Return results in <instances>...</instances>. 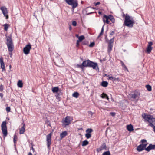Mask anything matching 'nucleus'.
<instances>
[{"mask_svg": "<svg viewBox=\"0 0 155 155\" xmlns=\"http://www.w3.org/2000/svg\"><path fill=\"white\" fill-rule=\"evenodd\" d=\"M72 120V118L70 116H66L65 118L62 121V125L63 127H65L71 124V121Z\"/></svg>", "mask_w": 155, "mask_h": 155, "instance_id": "obj_5", "label": "nucleus"}, {"mask_svg": "<svg viewBox=\"0 0 155 155\" xmlns=\"http://www.w3.org/2000/svg\"><path fill=\"white\" fill-rule=\"evenodd\" d=\"M5 37L6 40V44L8 48V51L9 52H12L14 49V45L12 39V35H11L8 36L5 35Z\"/></svg>", "mask_w": 155, "mask_h": 155, "instance_id": "obj_2", "label": "nucleus"}, {"mask_svg": "<svg viewBox=\"0 0 155 155\" xmlns=\"http://www.w3.org/2000/svg\"><path fill=\"white\" fill-rule=\"evenodd\" d=\"M0 9L2 10L4 16L6 17V19H8V16L7 14L8 12L7 8L5 7H2L0 8Z\"/></svg>", "mask_w": 155, "mask_h": 155, "instance_id": "obj_11", "label": "nucleus"}, {"mask_svg": "<svg viewBox=\"0 0 155 155\" xmlns=\"http://www.w3.org/2000/svg\"><path fill=\"white\" fill-rule=\"evenodd\" d=\"M51 133H50L48 134L46 137V141L48 148L50 149V146L51 144Z\"/></svg>", "mask_w": 155, "mask_h": 155, "instance_id": "obj_9", "label": "nucleus"}, {"mask_svg": "<svg viewBox=\"0 0 155 155\" xmlns=\"http://www.w3.org/2000/svg\"><path fill=\"white\" fill-rule=\"evenodd\" d=\"M67 3L71 5L74 9L78 5V2L77 0H64Z\"/></svg>", "mask_w": 155, "mask_h": 155, "instance_id": "obj_7", "label": "nucleus"}, {"mask_svg": "<svg viewBox=\"0 0 155 155\" xmlns=\"http://www.w3.org/2000/svg\"><path fill=\"white\" fill-rule=\"evenodd\" d=\"M84 39V36L83 35H81L78 37V40L81 42Z\"/></svg>", "mask_w": 155, "mask_h": 155, "instance_id": "obj_31", "label": "nucleus"}, {"mask_svg": "<svg viewBox=\"0 0 155 155\" xmlns=\"http://www.w3.org/2000/svg\"><path fill=\"white\" fill-rule=\"evenodd\" d=\"M91 61L89 60L85 61L82 63L81 66L83 67H89Z\"/></svg>", "mask_w": 155, "mask_h": 155, "instance_id": "obj_15", "label": "nucleus"}, {"mask_svg": "<svg viewBox=\"0 0 155 155\" xmlns=\"http://www.w3.org/2000/svg\"><path fill=\"white\" fill-rule=\"evenodd\" d=\"M52 92L54 93H57L59 91H60V90L58 87H54L52 89Z\"/></svg>", "mask_w": 155, "mask_h": 155, "instance_id": "obj_20", "label": "nucleus"}, {"mask_svg": "<svg viewBox=\"0 0 155 155\" xmlns=\"http://www.w3.org/2000/svg\"><path fill=\"white\" fill-rule=\"evenodd\" d=\"M12 52H10L9 53V55H10V56L11 57L12 55Z\"/></svg>", "mask_w": 155, "mask_h": 155, "instance_id": "obj_51", "label": "nucleus"}, {"mask_svg": "<svg viewBox=\"0 0 155 155\" xmlns=\"http://www.w3.org/2000/svg\"><path fill=\"white\" fill-rule=\"evenodd\" d=\"M67 134V133L66 131H64L61 133L60 134V137L61 139L65 137Z\"/></svg>", "mask_w": 155, "mask_h": 155, "instance_id": "obj_21", "label": "nucleus"}, {"mask_svg": "<svg viewBox=\"0 0 155 155\" xmlns=\"http://www.w3.org/2000/svg\"><path fill=\"white\" fill-rule=\"evenodd\" d=\"M31 48V45L30 43L27 44L23 48V52L25 54H29Z\"/></svg>", "mask_w": 155, "mask_h": 155, "instance_id": "obj_10", "label": "nucleus"}, {"mask_svg": "<svg viewBox=\"0 0 155 155\" xmlns=\"http://www.w3.org/2000/svg\"><path fill=\"white\" fill-rule=\"evenodd\" d=\"M104 26H103L102 27L101 32L100 33L98 37V38H99L100 37H101L103 35L104 32Z\"/></svg>", "mask_w": 155, "mask_h": 155, "instance_id": "obj_29", "label": "nucleus"}, {"mask_svg": "<svg viewBox=\"0 0 155 155\" xmlns=\"http://www.w3.org/2000/svg\"><path fill=\"white\" fill-rule=\"evenodd\" d=\"M100 4V3L99 2H97V3H95V5L97 6V5Z\"/></svg>", "mask_w": 155, "mask_h": 155, "instance_id": "obj_47", "label": "nucleus"}, {"mask_svg": "<svg viewBox=\"0 0 155 155\" xmlns=\"http://www.w3.org/2000/svg\"><path fill=\"white\" fill-rule=\"evenodd\" d=\"M9 67H10V68H11V65H10V66H9Z\"/></svg>", "mask_w": 155, "mask_h": 155, "instance_id": "obj_57", "label": "nucleus"}, {"mask_svg": "<svg viewBox=\"0 0 155 155\" xmlns=\"http://www.w3.org/2000/svg\"><path fill=\"white\" fill-rule=\"evenodd\" d=\"M3 95L2 93H0V96L1 98L3 97Z\"/></svg>", "mask_w": 155, "mask_h": 155, "instance_id": "obj_50", "label": "nucleus"}, {"mask_svg": "<svg viewBox=\"0 0 155 155\" xmlns=\"http://www.w3.org/2000/svg\"><path fill=\"white\" fill-rule=\"evenodd\" d=\"M71 26H70V27H69V29L70 30H71Z\"/></svg>", "mask_w": 155, "mask_h": 155, "instance_id": "obj_56", "label": "nucleus"}, {"mask_svg": "<svg viewBox=\"0 0 155 155\" xmlns=\"http://www.w3.org/2000/svg\"><path fill=\"white\" fill-rule=\"evenodd\" d=\"M3 86L2 84H0V92H2L3 90Z\"/></svg>", "mask_w": 155, "mask_h": 155, "instance_id": "obj_39", "label": "nucleus"}, {"mask_svg": "<svg viewBox=\"0 0 155 155\" xmlns=\"http://www.w3.org/2000/svg\"><path fill=\"white\" fill-rule=\"evenodd\" d=\"M4 30L5 31H7L8 28V25L7 24H5L4 25Z\"/></svg>", "mask_w": 155, "mask_h": 155, "instance_id": "obj_32", "label": "nucleus"}, {"mask_svg": "<svg viewBox=\"0 0 155 155\" xmlns=\"http://www.w3.org/2000/svg\"><path fill=\"white\" fill-rule=\"evenodd\" d=\"M140 95V93L138 91H135L134 94H132L131 98L134 99H138Z\"/></svg>", "mask_w": 155, "mask_h": 155, "instance_id": "obj_14", "label": "nucleus"}, {"mask_svg": "<svg viewBox=\"0 0 155 155\" xmlns=\"http://www.w3.org/2000/svg\"><path fill=\"white\" fill-rule=\"evenodd\" d=\"M88 142L86 140H85L83 141L82 143V146H84L88 145Z\"/></svg>", "mask_w": 155, "mask_h": 155, "instance_id": "obj_28", "label": "nucleus"}, {"mask_svg": "<svg viewBox=\"0 0 155 155\" xmlns=\"http://www.w3.org/2000/svg\"><path fill=\"white\" fill-rule=\"evenodd\" d=\"M121 65L126 70H127V69L126 66L124 64V63L122 61H121Z\"/></svg>", "mask_w": 155, "mask_h": 155, "instance_id": "obj_37", "label": "nucleus"}, {"mask_svg": "<svg viewBox=\"0 0 155 155\" xmlns=\"http://www.w3.org/2000/svg\"><path fill=\"white\" fill-rule=\"evenodd\" d=\"M107 77L109 78L108 79L110 80H112L114 81V77H110L109 75Z\"/></svg>", "mask_w": 155, "mask_h": 155, "instance_id": "obj_43", "label": "nucleus"}, {"mask_svg": "<svg viewBox=\"0 0 155 155\" xmlns=\"http://www.w3.org/2000/svg\"><path fill=\"white\" fill-rule=\"evenodd\" d=\"M123 16L125 17L124 24L127 27H132L134 23V21L132 17L130 16L127 14H126V15L124 14Z\"/></svg>", "mask_w": 155, "mask_h": 155, "instance_id": "obj_3", "label": "nucleus"}, {"mask_svg": "<svg viewBox=\"0 0 155 155\" xmlns=\"http://www.w3.org/2000/svg\"><path fill=\"white\" fill-rule=\"evenodd\" d=\"M110 114L113 116H114L115 115V113L114 112H111L110 113Z\"/></svg>", "mask_w": 155, "mask_h": 155, "instance_id": "obj_46", "label": "nucleus"}, {"mask_svg": "<svg viewBox=\"0 0 155 155\" xmlns=\"http://www.w3.org/2000/svg\"><path fill=\"white\" fill-rule=\"evenodd\" d=\"M25 124L22 126L21 129H20L19 133L20 134H24L25 131V128L24 127Z\"/></svg>", "mask_w": 155, "mask_h": 155, "instance_id": "obj_22", "label": "nucleus"}, {"mask_svg": "<svg viewBox=\"0 0 155 155\" xmlns=\"http://www.w3.org/2000/svg\"><path fill=\"white\" fill-rule=\"evenodd\" d=\"M107 147L105 143L102 144L101 146L97 149V152H99L103 150H106Z\"/></svg>", "mask_w": 155, "mask_h": 155, "instance_id": "obj_13", "label": "nucleus"}, {"mask_svg": "<svg viewBox=\"0 0 155 155\" xmlns=\"http://www.w3.org/2000/svg\"><path fill=\"white\" fill-rule=\"evenodd\" d=\"M31 148H32V150H33V151H34V148H33V147H31Z\"/></svg>", "mask_w": 155, "mask_h": 155, "instance_id": "obj_55", "label": "nucleus"}, {"mask_svg": "<svg viewBox=\"0 0 155 155\" xmlns=\"http://www.w3.org/2000/svg\"><path fill=\"white\" fill-rule=\"evenodd\" d=\"M81 66V65H78V66Z\"/></svg>", "mask_w": 155, "mask_h": 155, "instance_id": "obj_59", "label": "nucleus"}, {"mask_svg": "<svg viewBox=\"0 0 155 155\" xmlns=\"http://www.w3.org/2000/svg\"><path fill=\"white\" fill-rule=\"evenodd\" d=\"M0 63L1 68L2 69V71H3L5 70V64L3 62V58H0Z\"/></svg>", "mask_w": 155, "mask_h": 155, "instance_id": "obj_17", "label": "nucleus"}, {"mask_svg": "<svg viewBox=\"0 0 155 155\" xmlns=\"http://www.w3.org/2000/svg\"><path fill=\"white\" fill-rule=\"evenodd\" d=\"M97 66V63L93 62L91 61L89 67H91L93 69H95Z\"/></svg>", "mask_w": 155, "mask_h": 155, "instance_id": "obj_18", "label": "nucleus"}, {"mask_svg": "<svg viewBox=\"0 0 155 155\" xmlns=\"http://www.w3.org/2000/svg\"><path fill=\"white\" fill-rule=\"evenodd\" d=\"M58 66H61V64H59V63H58Z\"/></svg>", "mask_w": 155, "mask_h": 155, "instance_id": "obj_54", "label": "nucleus"}, {"mask_svg": "<svg viewBox=\"0 0 155 155\" xmlns=\"http://www.w3.org/2000/svg\"><path fill=\"white\" fill-rule=\"evenodd\" d=\"M76 36L77 37H78H78H79V36H78V34H77V35H76Z\"/></svg>", "mask_w": 155, "mask_h": 155, "instance_id": "obj_53", "label": "nucleus"}, {"mask_svg": "<svg viewBox=\"0 0 155 155\" xmlns=\"http://www.w3.org/2000/svg\"><path fill=\"white\" fill-rule=\"evenodd\" d=\"M101 85L102 86L104 87H106L107 86L108 83L107 81H103L101 82Z\"/></svg>", "mask_w": 155, "mask_h": 155, "instance_id": "obj_24", "label": "nucleus"}, {"mask_svg": "<svg viewBox=\"0 0 155 155\" xmlns=\"http://www.w3.org/2000/svg\"><path fill=\"white\" fill-rule=\"evenodd\" d=\"M92 131L93 130L92 129L89 128L87 129V130L86 131V133L91 134V133L92 132Z\"/></svg>", "mask_w": 155, "mask_h": 155, "instance_id": "obj_33", "label": "nucleus"}, {"mask_svg": "<svg viewBox=\"0 0 155 155\" xmlns=\"http://www.w3.org/2000/svg\"><path fill=\"white\" fill-rule=\"evenodd\" d=\"M146 87L148 91H150L152 90V88L151 86L149 85H146Z\"/></svg>", "mask_w": 155, "mask_h": 155, "instance_id": "obj_30", "label": "nucleus"}, {"mask_svg": "<svg viewBox=\"0 0 155 155\" xmlns=\"http://www.w3.org/2000/svg\"><path fill=\"white\" fill-rule=\"evenodd\" d=\"M153 45V43L152 42H148V44L146 52L148 54L150 53L151 51L152 50L153 48L152 47V45Z\"/></svg>", "mask_w": 155, "mask_h": 155, "instance_id": "obj_12", "label": "nucleus"}, {"mask_svg": "<svg viewBox=\"0 0 155 155\" xmlns=\"http://www.w3.org/2000/svg\"><path fill=\"white\" fill-rule=\"evenodd\" d=\"M127 129L128 131L130 132L134 130L133 126L131 124L127 125Z\"/></svg>", "mask_w": 155, "mask_h": 155, "instance_id": "obj_19", "label": "nucleus"}, {"mask_svg": "<svg viewBox=\"0 0 155 155\" xmlns=\"http://www.w3.org/2000/svg\"><path fill=\"white\" fill-rule=\"evenodd\" d=\"M113 42H114V39H111L109 42V44H110L111 45H113Z\"/></svg>", "mask_w": 155, "mask_h": 155, "instance_id": "obj_40", "label": "nucleus"}, {"mask_svg": "<svg viewBox=\"0 0 155 155\" xmlns=\"http://www.w3.org/2000/svg\"><path fill=\"white\" fill-rule=\"evenodd\" d=\"M28 155H32L31 152H30L29 153Z\"/></svg>", "mask_w": 155, "mask_h": 155, "instance_id": "obj_52", "label": "nucleus"}, {"mask_svg": "<svg viewBox=\"0 0 155 155\" xmlns=\"http://www.w3.org/2000/svg\"><path fill=\"white\" fill-rule=\"evenodd\" d=\"M155 149V145L150 144L145 149V150L149 151L151 150Z\"/></svg>", "mask_w": 155, "mask_h": 155, "instance_id": "obj_16", "label": "nucleus"}, {"mask_svg": "<svg viewBox=\"0 0 155 155\" xmlns=\"http://www.w3.org/2000/svg\"><path fill=\"white\" fill-rule=\"evenodd\" d=\"M79 95V93L77 92H75L74 93L72 94V96L75 98H78Z\"/></svg>", "mask_w": 155, "mask_h": 155, "instance_id": "obj_23", "label": "nucleus"}, {"mask_svg": "<svg viewBox=\"0 0 155 155\" xmlns=\"http://www.w3.org/2000/svg\"><path fill=\"white\" fill-rule=\"evenodd\" d=\"M72 25L73 26H75L77 25V22L75 21H73L72 22Z\"/></svg>", "mask_w": 155, "mask_h": 155, "instance_id": "obj_42", "label": "nucleus"}, {"mask_svg": "<svg viewBox=\"0 0 155 155\" xmlns=\"http://www.w3.org/2000/svg\"><path fill=\"white\" fill-rule=\"evenodd\" d=\"M112 47L113 45L108 44V53H110L111 51Z\"/></svg>", "mask_w": 155, "mask_h": 155, "instance_id": "obj_27", "label": "nucleus"}, {"mask_svg": "<svg viewBox=\"0 0 155 155\" xmlns=\"http://www.w3.org/2000/svg\"><path fill=\"white\" fill-rule=\"evenodd\" d=\"M84 45H85V43H83Z\"/></svg>", "mask_w": 155, "mask_h": 155, "instance_id": "obj_58", "label": "nucleus"}, {"mask_svg": "<svg viewBox=\"0 0 155 155\" xmlns=\"http://www.w3.org/2000/svg\"><path fill=\"white\" fill-rule=\"evenodd\" d=\"M102 155H110V151H108L104 152Z\"/></svg>", "mask_w": 155, "mask_h": 155, "instance_id": "obj_36", "label": "nucleus"}, {"mask_svg": "<svg viewBox=\"0 0 155 155\" xmlns=\"http://www.w3.org/2000/svg\"><path fill=\"white\" fill-rule=\"evenodd\" d=\"M17 137L16 135H15L14 136L13 141L14 143H15L16 141H17Z\"/></svg>", "mask_w": 155, "mask_h": 155, "instance_id": "obj_34", "label": "nucleus"}, {"mask_svg": "<svg viewBox=\"0 0 155 155\" xmlns=\"http://www.w3.org/2000/svg\"><path fill=\"white\" fill-rule=\"evenodd\" d=\"M142 144L140 145L137 147V150L139 151L140 152L145 150L148 143L147 141L145 139H143L141 140Z\"/></svg>", "mask_w": 155, "mask_h": 155, "instance_id": "obj_4", "label": "nucleus"}, {"mask_svg": "<svg viewBox=\"0 0 155 155\" xmlns=\"http://www.w3.org/2000/svg\"><path fill=\"white\" fill-rule=\"evenodd\" d=\"M101 97L102 98H106L108 100L109 99L107 95L106 94L104 93H103L101 94Z\"/></svg>", "mask_w": 155, "mask_h": 155, "instance_id": "obj_25", "label": "nucleus"}, {"mask_svg": "<svg viewBox=\"0 0 155 155\" xmlns=\"http://www.w3.org/2000/svg\"><path fill=\"white\" fill-rule=\"evenodd\" d=\"M80 42V41H79L78 40L77 41L76 45V46L77 47H79V42Z\"/></svg>", "mask_w": 155, "mask_h": 155, "instance_id": "obj_44", "label": "nucleus"}, {"mask_svg": "<svg viewBox=\"0 0 155 155\" xmlns=\"http://www.w3.org/2000/svg\"><path fill=\"white\" fill-rule=\"evenodd\" d=\"M142 117L144 119V121L148 122L149 125L152 127L155 133V118L150 114H148L146 113H143L142 115Z\"/></svg>", "mask_w": 155, "mask_h": 155, "instance_id": "obj_1", "label": "nucleus"}, {"mask_svg": "<svg viewBox=\"0 0 155 155\" xmlns=\"http://www.w3.org/2000/svg\"><path fill=\"white\" fill-rule=\"evenodd\" d=\"M109 20L113 23L115 21L114 17L111 15H110L109 16L104 15L103 16V20L104 23H106L107 24L109 23L110 22L109 21Z\"/></svg>", "mask_w": 155, "mask_h": 155, "instance_id": "obj_6", "label": "nucleus"}, {"mask_svg": "<svg viewBox=\"0 0 155 155\" xmlns=\"http://www.w3.org/2000/svg\"><path fill=\"white\" fill-rule=\"evenodd\" d=\"M95 45V43L94 42L91 43L89 45V46L91 47H93Z\"/></svg>", "mask_w": 155, "mask_h": 155, "instance_id": "obj_41", "label": "nucleus"}, {"mask_svg": "<svg viewBox=\"0 0 155 155\" xmlns=\"http://www.w3.org/2000/svg\"><path fill=\"white\" fill-rule=\"evenodd\" d=\"M10 108L9 107H8L6 108V110L8 113L10 112Z\"/></svg>", "mask_w": 155, "mask_h": 155, "instance_id": "obj_38", "label": "nucleus"}, {"mask_svg": "<svg viewBox=\"0 0 155 155\" xmlns=\"http://www.w3.org/2000/svg\"><path fill=\"white\" fill-rule=\"evenodd\" d=\"M114 32L113 31H111L110 34L111 35H113L114 34Z\"/></svg>", "mask_w": 155, "mask_h": 155, "instance_id": "obj_49", "label": "nucleus"}, {"mask_svg": "<svg viewBox=\"0 0 155 155\" xmlns=\"http://www.w3.org/2000/svg\"><path fill=\"white\" fill-rule=\"evenodd\" d=\"M1 129L3 134L4 137H5L7 135V130L6 125V121H3L1 125Z\"/></svg>", "mask_w": 155, "mask_h": 155, "instance_id": "obj_8", "label": "nucleus"}, {"mask_svg": "<svg viewBox=\"0 0 155 155\" xmlns=\"http://www.w3.org/2000/svg\"><path fill=\"white\" fill-rule=\"evenodd\" d=\"M17 85L19 87H23V83L21 80H19L17 83Z\"/></svg>", "mask_w": 155, "mask_h": 155, "instance_id": "obj_26", "label": "nucleus"}, {"mask_svg": "<svg viewBox=\"0 0 155 155\" xmlns=\"http://www.w3.org/2000/svg\"><path fill=\"white\" fill-rule=\"evenodd\" d=\"M88 113L89 114H90L91 116H92L93 114V113L92 112L90 111L88 112Z\"/></svg>", "mask_w": 155, "mask_h": 155, "instance_id": "obj_48", "label": "nucleus"}, {"mask_svg": "<svg viewBox=\"0 0 155 155\" xmlns=\"http://www.w3.org/2000/svg\"><path fill=\"white\" fill-rule=\"evenodd\" d=\"M119 80H120L118 78H114V81H119Z\"/></svg>", "mask_w": 155, "mask_h": 155, "instance_id": "obj_45", "label": "nucleus"}, {"mask_svg": "<svg viewBox=\"0 0 155 155\" xmlns=\"http://www.w3.org/2000/svg\"><path fill=\"white\" fill-rule=\"evenodd\" d=\"M85 136L86 137L87 139H89L91 137V134H88V133H86L85 134Z\"/></svg>", "mask_w": 155, "mask_h": 155, "instance_id": "obj_35", "label": "nucleus"}]
</instances>
